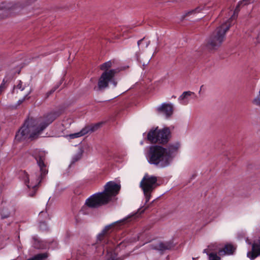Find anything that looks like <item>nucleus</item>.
<instances>
[{
  "instance_id": "obj_1",
  "label": "nucleus",
  "mask_w": 260,
  "mask_h": 260,
  "mask_svg": "<svg viewBox=\"0 0 260 260\" xmlns=\"http://www.w3.org/2000/svg\"><path fill=\"white\" fill-rule=\"evenodd\" d=\"M56 113H48L44 115V120L37 126L36 120L31 118L25 120L23 125L18 131L15 135V140L18 141L25 140L27 138H36L57 117Z\"/></svg>"
},
{
  "instance_id": "obj_2",
  "label": "nucleus",
  "mask_w": 260,
  "mask_h": 260,
  "mask_svg": "<svg viewBox=\"0 0 260 260\" xmlns=\"http://www.w3.org/2000/svg\"><path fill=\"white\" fill-rule=\"evenodd\" d=\"M31 155L36 160L37 164L39 168V171L31 175L30 181L29 175L25 171H22V173L24 175V180L25 184L28 188L33 189V192L29 194L30 196L33 197L36 193L37 186L48 174V170L46 162V153L45 151L36 149L32 152Z\"/></svg>"
},
{
  "instance_id": "obj_3",
  "label": "nucleus",
  "mask_w": 260,
  "mask_h": 260,
  "mask_svg": "<svg viewBox=\"0 0 260 260\" xmlns=\"http://www.w3.org/2000/svg\"><path fill=\"white\" fill-rule=\"evenodd\" d=\"M121 186L114 181H109L104 186V190L94 193L88 198L85 205L90 208H98L108 204L114 198L120 190Z\"/></svg>"
},
{
  "instance_id": "obj_4",
  "label": "nucleus",
  "mask_w": 260,
  "mask_h": 260,
  "mask_svg": "<svg viewBox=\"0 0 260 260\" xmlns=\"http://www.w3.org/2000/svg\"><path fill=\"white\" fill-rule=\"evenodd\" d=\"M165 152L166 148L162 146L158 145L151 146L147 156L149 163L159 168L169 166L171 162Z\"/></svg>"
},
{
  "instance_id": "obj_5",
  "label": "nucleus",
  "mask_w": 260,
  "mask_h": 260,
  "mask_svg": "<svg viewBox=\"0 0 260 260\" xmlns=\"http://www.w3.org/2000/svg\"><path fill=\"white\" fill-rule=\"evenodd\" d=\"M232 17L224 23L217 27L209 37L207 47L210 50H216L219 48L225 39L226 32L231 27L230 21Z\"/></svg>"
},
{
  "instance_id": "obj_6",
  "label": "nucleus",
  "mask_w": 260,
  "mask_h": 260,
  "mask_svg": "<svg viewBox=\"0 0 260 260\" xmlns=\"http://www.w3.org/2000/svg\"><path fill=\"white\" fill-rule=\"evenodd\" d=\"M112 65L111 61H107L100 66V69L104 72L101 75L98 83V88L99 90H103L108 87L109 82L114 81V78L119 70L118 69L109 70Z\"/></svg>"
},
{
  "instance_id": "obj_7",
  "label": "nucleus",
  "mask_w": 260,
  "mask_h": 260,
  "mask_svg": "<svg viewBox=\"0 0 260 260\" xmlns=\"http://www.w3.org/2000/svg\"><path fill=\"white\" fill-rule=\"evenodd\" d=\"M170 138L171 132L168 127L161 129H151L147 134V139L152 143L165 144L168 142Z\"/></svg>"
},
{
  "instance_id": "obj_8",
  "label": "nucleus",
  "mask_w": 260,
  "mask_h": 260,
  "mask_svg": "<svg viewBox=\"0 0 260 260\" xmlns=\"http://www.w3.org/2000/svg\"><path fill=\"white\" fill-rule=\"evenodd\" d=\"M157 180L155 176H150L148 174H145L141 180L140 186L145 195L146 203L149 201L151 192L157 186Z\"/></svg>"
},
{
  "instance_id": "obj_9",
  "label": "nucleus",
  "mask_w": 260,
  "mask_h": 260,
  "mask_svg": "<svg viewBox=\"0 0 260 260\" xmlns=\"http://www.w3.org/2000/svg\"><path fill=\"white\" fill-rule=\"evenodd\" d=\"M125 221V219L120 220L119 221H117L114 223H113L111 224L107 225L105 227V228L102 230L101 233H100L97 236V240L98 241L103 242L105 244L108 243L109 239L111 236V234L114 231V229L115 225L117 223L123 222Z\"/></svg>"
},
{
  "instance_id": "obj_10",
  "label": "nucleus",
  "mask_w": 260,
  "mask_h": 260,
  "mask_svg": "<svg viewBox=\"0 0 260 260\" xmlns=\"http://www.w3.org/2000/svg\"><path fill=\"white\" fill-rule=\"evenodd\" d=\"M260 255V240L254 241L252 244L251 250L247 253V256L250 260H254Z\"/></svg>"
},
{
  "instance_id": "obj_11",
  "label": "nucleus",
  "mask_w": 260,
  "mask_h": 260,
  "mask_svg": "<svg viewBox=\"0 0 260 260\" xmlns=\"http://www.w3.org/2000/svg\"><path fill=\"white\" fill-rule=\"evenodd\" d=\"M180 147V144L179 142L170 144L167 148H166V153L169 157L170 162L173 160V157L177 153Z\"/></svg>"
},
{
  "instance_id": "obj_12",
  "label": "nucleus",
  "mask_w": 260,
  "mask_h": 260,
  "mask_svg": "<svg viewBox=\"0 0 260 260\" xmlns=\"http://www.w3.org/2000/svg\"><path fill=\"white\" fill-rule=\"evenodd\" d=\"M25 88L22 85V82L20 80L18 81L16 85H14L11 92L13 95H19L23 98H27L30 91H25Z\"/></svg>"
},
{
  "instance_id": "obj_13",
  "label": "nucleus",
  "mask_w": 260,
  "mask_h": 260,
  "mask_svg": "<svg viewBox=\"0 0 260 260\" xmlns=\"http://www.w3.org/2000/svg\"><path fill=\"white\" fill-rule=\"evenodd\" d=\"M150 247L153 250L164 251L171 249L173 247V244L171 241L159 242L157 244H151Z\"/></svg>"
},
{
  "instance_id": "obj_14",
  "label": "nucleus",
  "mask_w": 260,
  "mask_h": 260,
  "mask_svg": "<svg viewBox=\"0 0 260 260\" xmlns=\"http://www.w3.org/2000/svg\"><path fill=\"white\" fill-rule=\"evenodd\" d=\"M158 112L164 114L167 117L170 116L173 114V106L170 104L164 103L157 108Z\"/></svg>"
},
{
  "instance_id": "obj_15",
  "label": "nucleus",
  "mask_w": 260,
  "mask_h": 260,
  "mask_svg": "<svg viewBox=\"0 0 260 260\" xmlns=\"http://www.w3.org/2000/svg\"><path fill=\"white\" fill-rule=\"evenodd\" d=\"M102 122L91 124L86 125L84 127H83V128L85 129V132H86V134L88 133H92L99 129L102 126Z\"/></svg>"
},
{
  "instance_id": "obj_16",
  "label": "nucleus",
  "mask_w": 260,
  "mask_h": 260,
  "mask_svg": "<svg viewBox=\"0 0 260 260\" xmlns=\"http://www.w3.org/2000/svg\"><path fill=\"white\" fill-rule=\"evenodd\" d=\"M236 248L234 246L231 244H226L224 246V248L220 249L218 251L219 254H222V253L224 254H232L234 252Z\"/></svg>"
},
{
  "instance_id": "obj_17",
  "label": "nucleus",
  "mask_w": 260,
  "mask_h": 260,
  "mask_svg": "<svg viewBox=\"0 0 260 260\" xmlns=\"http://www.w3.org/2000/svg\"><path fill=\"white\" fill-rule=\"evenodd\" d=\"M13 209L11 206L4 208L1 212L2 218L4 219L10 217L11 214V211Z\"/></svg>"
},
{
  "instance_id": "obj_18",
  "label": "nucleus",
  "mask_w": 260,
  "mask_h": 260,
  "mask_svg": "<svg viewBox=\"0 0 260 260\" xmlns=\"http://www.w3.org/2000/svg\"><path fill=\"white\" fill-rule=\"evenodd\" d=\"M47 253H42L35 255L34 256L27 259V260H45L48 257Z\"/></svg>"
},
{
  "instance_id": "obj_19",
  "label": "nucleus",
  "mask_w": 260,
  "mask_h": 260,
  "mask_svg": "<svg viewBox=\"0 0 260 260\" xmlns=\"http://www.w3.org/2000/svg\"><path fill=\"white\" fill-rule=\"evenodd\" d=\"M8 80L5 78L3 79L2 83L0 85V96L3 95V94L5 92L6 88H7Z\"/></svg>"
},
{
  "instance_id": "obj_20",
  "label": "nucleus",
  "mask_w": 260,
  "mask_h": 260,
  "mask_svg": "<svg viewBox=\"0 0 260 260\" xmlns=\"http://www.w3.org/2000/svg\"><path fill=\"white\" fill-rule=\"evenodd\" d=\"M86 132L83 128L79 132L70 135V137L72 139L80 137L86 135Z\"/></svg>"
},
{
  "instance_id": "obj_21",
  "label": "nucleus",
  "mask_w": 260,
  "mask_h": 260,
  "mask_svg": "<svg viewBox=\"0 0 260 260\" xmlns=\"http://www.w3.org/2000/svg\"><path fill=\"white\" fill-rule=\"evenodd\" d=\"M39 228L40 231L42 232L48 231V227L45 221H41L39 222Z\"/></svg>"
},
{
  "instance_id": "obj_22",
  "label": "nucleus",
  "mask_w": 260,
  "mask_h": 260,
  "mask_svg": "<svg viewBox=\"0 0 260 260\" xmlns=\"http://www.w3.org/2000/svg\"><path fill=\"white\" fill-rule=\"evenodd\" d=\"M195 96L194 93L190 91H184L180 96L179 98H187L188 96Z\"/></svg>"
},
{
  "instance_id": "obj_23",
  "label": "nucleus",
  "mask_w": 260,
  "mask_h": 260,
  "mask_svg": "<svg viewBox=\"0 0 260 260\" xmlns=\"http://www.w3.org/2000/svg\"><path fill=\"white\" fill-rule=\"evenodd\" d=\"M209 260H220V257L216 253H211L209 254Z\"/></svg>"
},
{
  "instance_id": "obj_24",
  "label": "nucleus",
  "mask_w": 260,
  "mask_h": 260,
  "mask_svg": "<svg viewBox=\"0 0 260 260\" xmlns=\"http://www.w3.org/2000/svg\"><path fill=\"white\" fill-rule=\"evenodd\" d=\"M32 239L34 241V247L36 248H37V249L41 248V247L40 244H39V241L38 240L37 237L34 236V237H33Z\"/></svg>"
},
{
  "instance_id": "obj_25",
  "label": "nucleus",
  "mask_w": 260,
  "mask_h": 260,
  "mask_svg": "<svg viewBox=\"0 0 260 260\" xmlns=\"http://www.w3.org/2000/svg\"><path fill=\"white\" fill-rule=\"evenodd\" d=\"M60 85V84L58 85H57L53 87L50 91H49L47 93L46 95L47 97H49L51 95H52V94L55 92V91L59 87Z\"/></svg>"
},
{
  "instance_id": "obj_26",
  "label": "nucleus",
  "mask_w": 260,
  "mask_h": 260,
  "mask_svg": "<svg viewBox=\"0 0 260 260\" xmlns=\"http://www.w3.org/2000/svg\"><path fill=\"white\" fill-rule=\"evenodd\" d=\"M107 260H123V258L121 257H116V255L115 253L113 254L112 253H111V256L108 258Z\"/></svg>"
},
{
  "instance_id": "obj_27",
  "label": "nucleus",
  "mask_w": 260,
  "mask_h": 260,
  "mask_svg": "<svg viewBox=\"0 0 260 260\" xmlns=\"http://www.w3.org/2000/svg\"><path fill=\"white\" fill-rule=\"evenodd\" d=\"M2 6H0V10H2V9H4L9 10V9H15V8H16L17 7V6H16V5L14 6L13 7H10L9 6L6 7L5 5V3H2Z\"/></svg>"
},
{
  "instance_id": "obj_28",
  "label": "nucleus",
  "mask_w": 260,
  "mask_h": 260,
  "mask_svg": "<svg viewBox=\"0 0 260 260\" xmlns=\"http://www.w3.org/2000/svg\"><path fill=\"white\" fill-rule=\"evenodd\" d=\"M252 103L260 107V99H254Z\"/></svg>"
},
{
  "instance_id": "obj_29",
  "label": "nucleus",
  "mask_w": 260,
  "mask_h": 260,
  "mask_svg": "<svg viewBox=\"0 0 260 260\" xmlns=\"http://www.w3.org/2000/svg\"><path fill=\"white\" fill-rule=\"evenodd\" d=\"M81 158V155H77L76 156H75L73 158V161L72 162H75L77 161H78L79 159H80Z\"/></svg>"
},
{
  "instance_id": "obj_30",
  "label": "nucleus",
  "mask_w": 260,
  "mask_h": 260,
  "mask_svg": "<svg viewBox=\"0 0 260 260\" xmlns=\"http://www.w3.org/2000/svg\"><path fill=\"white\" fill-rule=\"evenodd\" d=\"M187 99H180V103L183 105H186L187 103Z\"/></svg>"
},
{
  "instance_id": "obj_31",
  "label": "nucleus",
  "mask_w": 260,
  "mask_h": 260,
  "mask_svg": "<svg viewBox=\"0 0 260 260\" xmlns=\"http://www.w3.org/2000/svg\"><path fill=\"white\" fill-rule=\"evenodd\" d=\"M198 10V8H197L195 10H192L191 11H189L186 14V16H188V15H189L192 13H195L196 12H199V11Z\"/></svg>"
},
{
  "instance_id": "obj_32",
  "label": "nucleus",
  "mask_w": 260,
  "mask_h": 260,
  "mask_svg": "<svg viewBox=\"0 0 260 260\" xmlns=\"http://www.w3.org/2000/svg\"><path fill=\"white\" fill-rule=\"evenodd\" d=\"M25 100V99H22V100H19L18 101V105H17L18 106V105H20V104H21L24 101V100Z\"/></svg>"
},
{
  "instance_id": "obj_33",
  "label": "nucleus",
  "mask_w": 260,
  "mask_h": 260,
  "mask_svg": "<svg viewBox=\"0 0 260 260\" xmlns=\"http://www.w3.org/2000/svg\"><path fill=\"white\" fill-rule=\"evenodd\" d=\"M145 38H143L140 40H139L137 42L138 46H139L141 42L143 41V40Z\"/></svg>"
},
{
  "instance_id": "obj_34",
  "label": "nucleus",
  "mask_w": 260,
  "mask_h": 260,
  "mask_svg": "<svg viewBox=\"0 0 260 260\" xmlns=\"http://www.w3.org/2000/svg\"><path fill=\"white\" fill-rule=\"evenodd\" d=\"M244 2H245V5H246L248 4V2L250 1V0H243Z\"/></svg>"
},
{
  "instance_id": "obj_35",
  "label": "nucleus",
  "mask_w": 260,
  "mask_h": 260,
  "mask_svg": "<svg viewBox=\"0 0 260 260\" xmlns=\"http://www.w3.org/2000/svg\"><path fill=\"white\" fill-rule=\"evenodd\" d=\"M44 214V212L43 211L41 212L40 213V216H41V215H42L43 214ZM44 214H46V213H44Z\"/></svg>"
},
{
  "instance_id": "obj_36",
  "label": "nucleus",
  "mask_w": 260,
  "mask_h": 260,
  "mask_svg": "<svg viewBox=\"0 0 260 260\" xmlns=\"http://www.w3.org/2000/svg\"><path fill=\"white\" fill-rule=\"evenodd\" d=\"M114 82V85L115 86L116 85V82Z\"/></svg>"
},
{
  "instance_id": "obj_37",
  "label": "nucleus",
  "mask_w": 260,
  "mask_h": 260,
  "mask_svg": "<svg viewBox=\"0 0 260 260\" xmlns=\"http://www.w3.org/2000/svg\"><path fill=\"white\" fill-rule=\"evenodd\" d=\"M172 98H176V96H174V95H173V96H172Z\"/></svg>"
},
{
  "instance_id": "obj_38",
  "label": "nucleus",
  "mask_w": 260,
  "mask_h": 260,
  "mask_svg": "<svg viewBox=\"0 0 260 260\" xmlns=\"http://www.w3.org/2000/svg\"><path fill=\"white\" fill-rule=\"evenodd\" d=\"M206 250H207L206 249H205V250H204V252H206Z\"/></svg>"
},
{
  "instance_id": "obj_39",
  "label": "nucleus",
  "mask_w": 260,
  "mask_h": 260,
  "mask_svg": "<svg viewBox=\"0 0 260 260\" xmlns=\"http://www.w3.org/2000/svg\"><path fill=\"white\" fill-rule=\"evenodd\" d=\"M30 5V3L26 4V5Z\"/></svg>"
},
{
  "instance_id": "obj_40",
  "label": "nucleus",
  "mask_w": 260,
  "mask_h": 260,
  "mask_svg": "<svg viewBox=\"0 0 260 260\" xmlns=\"http://www.w3.org/2000/svg\"><path fill=\"white\" fill-rule=\"evenodd\" d=\"M30 5V3L26 4V5Z\"/></svg>"
},
{
  "instance_id": "obj_41",
  "label": "nucleus",
  "mask_w": 260,
  "mask_h": 260,
  "mask_svg": "<svg viewBox=\"0 0 260 260\" xmlns=\"http://www.w3.org/2000/svg\"><path fill=\"white\" fill-rule=\"evenodd\" d=\"M30 5V3L26 4V5Z\"/></svg>"
},
{
  "instance_id": "obj_42",
  "label": "nucleus",
  "mask_w": 260,
  "mask_h": 260,
  "mask_svg": "<svg viewBox=\"0 0 260 260\" xmlns=\"http://www.w3.org/2000/svg\"><path fill=\"white\" fill-rule=\"evenodd\" d=\"M203 85H202V86H201V89H202V88L203 87Z\"/></svg>"
}]
</instances>
